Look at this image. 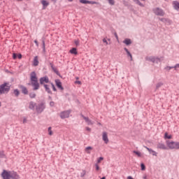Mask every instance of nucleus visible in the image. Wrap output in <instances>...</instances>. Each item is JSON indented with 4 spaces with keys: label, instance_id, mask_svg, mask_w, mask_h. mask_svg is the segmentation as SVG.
Masks as SVG:
<instances>
[{
    "label": "nucleus",
    "instance_id": "1",
    "mask_svg": "<svg viewBox=\"0 0 179 179\" xmlns=\"http://www.w3.org/2000/svg\"><path fill=\"white\" fill-rule=\"evenodd\" d=\"M30 79L31 85L34 87V90H38L40 88V84H38V81L37 80V74H36V72L33 71L31 73Z\"/></svg>",
    "mask_w": 179,
    "mask_h": 179
},
{
    "label": "nucleus",
    "instance_id": "2",
    "mask_svg": "<svg viewBox=\"0 0 179 179\" xmlns=\"http://www.w3.org/2000/svg\"><path fill=\"white\" fill-rule=\"evenodd\" d=\"M166 146L169 149H179V142L173 141H166Z\"/></svg>",
    "mask_w": 179,
    "mask_h": 179
},
{
    "label": "nucleus",
    "instance_id": "3",
    "mask_svg": "<svg viewBox=\"0 0 179 179\" xmlns=\"http://www.w3.org/2000/svg\"><path fill=\"white\" fill-rule=\"evenodd\" d=\"M10 90V87L8 83H4L0 86V94L8 93Z\"/></svg>",
    "mask_w": 179,
    "mask_h": 179
},
{
    "label": "nucleus",
    "instance_id": "4",
    "mask_svg": "<svg viewBox=\"0 0 179 179\" xmlns=\"http://www.w3.org/2000/svg\"><path fill=\"white\" fill-rule=\"evenodd\" d=\"M12 176V171L3 170L1 173V177L3 179H10Z\"/></svg>",
    "mask_w": 179,
    "mask_h": 179
},
{
    "label": "nucleus",
    "instance_id": "5",
    "mask_svg": "<svg viewBox=\"0 0 179 179\" xmlns=\"http://www.w3.org/2000/svg\"><path fill=\"white\" fill-rule=\"evenodd\" d=\"M153 12L157 16H163L164 15V11L159 8H155L153 9Z\"/></svg>",
    "mask_w": 179,
    "mask_h": 179
},
{
    "label": "nucleus",
    "instance_id": "6",
    "mask_svg": "<svg viewBox=\"0 0 179 179\" xmlns=\"http://www.w3.org/2000/svg\"><path fill=\"white\" fill-rule=\"evenodd\" d=\"M70 114H71V111L66 110V111L61 113L60 117H61V118H63V119L68 118V117H69Z\"/></svg>",
    "mask_w": 179,
    "mask_h": 179
},
{
    "label": "nucleus",
    "instance_id": "7",
    "mask_svg": "<svg viewBox=\"0 0 179 179\" xmlns=\"http://www.w3.org/2000/svg\"><path fill=\"white\" fill-rule=\"evenodd\" d=\"M102 139L103 141V142L105 143H108V134H107V132L106 131H103V134H102Z\"/></svg>",
    "mask_w": 179,
    "mask_h": 179
},
{
    "label": "nucleus",
    "instance_id": "8",
    "mask_svg": "<svg viewBox=\"0 0 179 179\" xmlns=\"http://www.w3.org/2000/svg\"><path fill=\"white\" fill-rule=\"evenodd\" d=\"M48 82H50V80L48 79V77H47V76L40 78L41 85H44V83H48Z\"/></svg>",
    "mask_w": 179,
    "mask_h": 179
},
{
    "label": "nucleus",
    "instance_id": "9",
    "mask_svg": "<svg viewBox=\"0 0 179 179\" xmlns=\"http://www.w3.org/2000/svg\"><path fill=\"white\" fill-rule=\"evenodd\" d=\"M83 120H85V122H87V125H93L94 122L93 121L90 120L89 117H86L84 115H82Z\"/></svg>",
    "mask_w": 179,
    "mask_h": 179
},
{
    "label": "nucleus",
    "instance_id": "10",
    "mask_svg": "<svg viewBox=\"0 0 179 179\" xmlns=\"http://www.w3.org/2000/svg\"><path fill=\"white\" fill-rule=\"evenodd\" d=\"M157 149H162V150H167V147L164 143H159L157 145Z\"/></svg>",
    "mask_w": 179,
    "mask_h": 179
},
{
    "label": "nucleus",
    "instance_id": "11",
    "mask_svg": "<svg viewBox=\"0 0 179 179\" xmlns=\"http://www.w3.org/2000/svg\"><path fill=\"white\" fill-rule=\"evenodd\" d=\"M56 85L60 89V90H64V87H62V83L59 80H55Z\"/></svg>",
    "mask_w": 179,
    "mask_h": 179
},
{
    "label": "nucleus",
    "instance_id": "12",
    "mask_svg": "<svg viewBox=\"0 0 179 179\" xmlns=\"http://www.w3.org/2000/svg\"><path fill=\"white\" fill-rule=\"evenodd\" d=\"M145 149H147V150L149 152V153H151L152 155V156H157V152H156V151H155L148 147H145Z\"/></svg>",
    "mask_w": 179,
    "mask_h": 179
},
{
    "label": "nucleus",
    "instance_id": "13",
    "mask_svg": "<svg viewBox=\"0 0 179 179\" xmlns=\"http://www.w3.org/2000/svg\"><path fill=\"white\" fill-rule=\"evenodd\" d=\"M11 178L12 179H19L20 178V177L19 176V175H17V173L15 171H12L11 172Z\"/></svg>",
    "mask_w": 179,
    "mask_h": 179
},
{
    "label": "nucleus",
    "instance_id": "14",
    "mask_svg": "<svg viewBox=\"0 0 179 179\" xmlns=\"http://www.w3.org/2000/svg\"><path fill=\"white\" fill-rule=\"evenodd\" d=\"M41 3L43 5V9H45L48 5H50V3L47 1L46 0H41Z\"/></svg>",
    "mask_w": 179,
    "mask_h": 179
},
{
    "label": "nucleus",
    "instance_id": "15",
    "mask_svg": "<svg viewBox=\"0 0 179 179\" xmlns=\"http://www.w3.org/2000/svg\"><path fill=\"white\" fill-rule=\"evenodd\" d=\"M39 62H38V56H36L34 58L33 65L34 66H38Z\"/></svg>",
    "mask_w": 179,
    "mask_h": 179
},
{
    "label": "nucleus",
    "instance_id": "16",
    "mask_svg": "<svg viewBox=\"0 0 179 179\" xmlns=\"http://www.w3.org/2000/svg\"><path fill=\"white\" fill-rule=\"evenodd\" d=\"M70 54H74V55H78V50L76 48H73L71 50H69Z\"/></svg>",
    "mask_w": 179,
    "mask_h": 179
},
{
    "label": "nucleus",
    "instance_id": "17",
    "mask_svg": "<svg viewBox=\"0 0 179 179\" xmlns=\"http://www.w3.org/2000/svg\"><path fill=\"white\" fill-rule=\"evenodd\" d=\"M44 87L48 93H51V90L50 89V87H51V84L44 85Z\"/></svg>",
    "mask_w": 179,
    "mask_h": 179
},
{
    "label": "nucleus",
    "instance_id": "18",
    "mask_svg": "<svg viewBox=\"0 0 179 179\" xmlns=\"http://www.w3.org/2000/svg\"><path fill=\"white\" fill-rule=\"evenodd\" d=\"M20 89H21L22 93H24V94H27L29 93L27 88H26L25 87L20 86Z\"/></svg>",
    "mask_w": 179,
    "mask_h": 179
},
{
    "label": "nucleus",
    "instance_id": "19",
    "mask_svg": "<svg viewBox=\"0 0 179 179\" xmlns=\"http://www.w3.org/2000/svg\"><path fill=\"white\" fill-rule=\"evenodd\" d=\"M173 8L176 9V10H179V3L178 1L173 2Z\"/></svg>",
    "mask_w": 179,
    "mask_h": 179
},
{
    "label": "nucleus",
    "instance_id": "20",
    "mask_svg": "<svg viewBox=\"0 0 179 179\" xmlns=\"http://www.w3.org/2000/svg\"><path fill=\"white\" fill-rule=\"evenodd\" d=\"M133 153L137 155L138 157H143V155L140 151H133Z\"/></svg>",
    "mask_w": 179,
    "mask_h": 179
},
{
    "label": "nucleus",
    "instance_id": "21",
    "mask_svg": "<svg viewBox=\"0 0 179 179\" xmlns=\"http://www.w3.org/2000/svg\"><path fill=\"white\" fill-rule=\"evenodd\" d=\"M164 139H173V136L171 134L169 135V133L166 132L164 134Z\"/></svg>",
    "mask_w": 179,
    "mask_h": 179
},
{
    "label": "nucleus",
    "instance_id": "22",
    "mask_svg": "<svg viewBox=\"0 0 179 179\" xmlns=\"http://www.w3.org/2000/svg\"><path fill=\"white\" fill-rule=\"evenodd\" d=\"M90 150H93V148L89 146V147H87L85 148V152H86L87 153V155H90Z\"/></svg>",
    "mask_w": 179,
    "mask_h": 179
},
{
    "label": "nucleus",
    "instance_id": "23",
    "mask_svg": "<svg viewBox=\"0 0 179 179\" xmlns=\"http://www.w3.org/2000/svg\"><path fill=\"white\" fill-rule=\"evenodd\" d=\"M124 51H126L127 55L130 57L131 61H132V55L131 54V52H129V50H128L127 48H124Z\"/></svg>",
    "mask_w": 179,
    "mask_h": 179
},
{
    "label": "nucleus",
    "instance_id": "24",
    "mask_svg": "<svg viewBox=\"0 0 179 179\" xmlns=\"http://www.w3.org/2000/svg\"><path fill=\"white\" fill-rule=\"evenodd\" d=\"M123 43H124V44H126V45H129V44H131V39H129V38H126L124 41H123Z\"/></svg>",
    "mask_w": 179,
    "mask_h": 179
},
{
    "label": "nucleus",
    "instance_id": "25",
    "mask_svg": "<svg viewBox=\"0 0 179 179\" xmlns=\"http://www.w3.org/2000/svg\"><path fill=\"white\" fill-rule=\"evenodd\" d=\"M51 67L55 73H56L57 75H59V71H58L57 68L54 67V66H52Z\"/></svg>",
    "mask_w": 179,
    "mask_h": 179
},
{
    "label": "nucleus",
    "instance_id": "26",
    "mask_svg": "<svg viewBox=\"0 0 179 179\" xmlns=\"http://www.w3.org/2000/svg\"><path fill=\"white\" fill-rule=\"evenodd\" d=\"M34 107H36V103L34 102H30L29 103V108L31 110H33V108H34Z\"/></svg>",
    "mask_w": 179,
    "mask_h": 179
},
{
    "label": "nucleus",
    "instance_id": "27",
    "mask_svg": "<svg viewBox=\"0 0 179 179\" xmlns=\"http://www.w3.org/2000/svg\"><path fill=\"white\" fill-rule=\"evenodd\" d=\"M150 59L152 61V62H157V61H159V59L156 57H151Z\"/></svg>",
    "mask_w": 179,
    "mask_h": 179
},
{
    "label": "nucleus",
    "instance_id": "28",
    "mask_svg": "<svg viewBox=\"0 0 179 179\" xmlns=\"http://www.w3.org/2000/svg\"><path fill=\"white\" fill-rule=\"evenodd\" d=\"M103 160H104V158L102 157H100L98 158V159H97V163H96V164H99L101 163V162H103Z\"/></svg>",
    "mask_w": 179,
    "mask_h": 179
},
{
    "label": "nucleus",
    "instance_id": "29",
    "mask_svg": "<svg viewBox=\"0 0 179 179\" xmlns=\"http://www.w3.org/2000/svg\"><path fill=\"white\" fill-rule=\"evenodd\" d=\"M52 129V128H51V127H48V134H49V135L51 136H52V130H51Z\"/></svg>",
    "mask_w": 179,
    "mask_h": 179
},
{
    "label": "nucleus",
    "instance_id": "30",
    "mask_svg": "<svg viewBox=\"0 0 179 179\" xmlns=\"http://www.w3.org/2000/svg\"><path fill=\"white\" fill-rule=\"evenodd\" d=\"M134 2H136V3H137V5H139L140 6H143V4H142L141 3V1H139V0H133Z\"/></svg>",
    "mask_w": 179,
    "mask_h": 179
},
{
    "label": "nucleus",
    "instance_id": "31",
    "mask_svg": "<svg viewBox=\"0 0 179 179\" xmlns=\"http://www.w3.org/2000/svg\"><path fill=\"white\" fill-rule=\"evenodd\" d=\"M108 2L110 5H115V1L114 0H108Z\"/></svg>",
    "mask_w": 179,
    "mask_h": 179
},
{
    "label": "nucleus",
    "instance_id": "32",
    "mask_svg": "<svg viewBox=\"0 0 179 179\" xmlns=\"http://www.w3.org/2000/svg\"><path fill=\"white\" fill-rule=\"evenodd\" d=\"M0 157H1V158L6 157L5 152L0 151Z\"/></svg>",
    "mask_w": 179,
    "mask_h": 179
},
{
    "label": "nucleus",
    "instance_id": "33",
    "mask_svg": "<svg viewBox=\"0 0 179 179\" xmlns=\"http://www.w3.org/2000/svg\"><path fill=\"white\" fill-rule=\"evenodd\" d=\"M80 3H89V1L87 0H80Z\"/></svg>",
    "mask_w": 179,
    "mask_h": 179
},
{
    "label": "nucleus",
    "instance_id": "34",
    "mask_svg": "<svg viewBox=\"0 0 179 179\" xmlns=\"http://www.w3.org/2000/svg\"><path fill=\"white\" fill-rule=\"evenodd\" d=\"M95 169L96 171H99L100 170V166H99V164H95Z\"/></svg>",
    "mask_w": 179,
    "mask_h": 179
},
{
    "label": "nucleus",
    "instance_id": "35",
    "mask_svg": "<svg viewBox=\"0 0 179 179\" xmlns=\"http://www.w3.org/2000/svg\"><path fill=\"white\" fill-rule=\"evenodd\" d=\"M50 86L52 88V90H54V92H57V88H55V86L54 85V84L50 83Z\"/></svg>",
    "mask_w": 179,
    "mask_h": 179
},
{
    "label": "nucleus",
    "instance_id": "36",
    "mask_svg": "<svg viewBox=\"0 0 179 179\" xmlns=\"http://www.w3.org/2000/svg\"><path fill=\"white\" fill-rule=\"evenodd\" d=\"M14 94H15V96H19V94H20L19 90H15Z\"/></svg>",
    "mask_w": 179,
    "mask_h": 179
},
{
    "label": "nucleus",
    "instance_id": "37",
    "mask_svg": "<svg viewBox=\"0 0 179 179\" xmlns=\"http://www.w3.org/2000/svg\"><path fill=\"white\" fill-rule=\"evenodd\" d=\"M88 3H90L91 5H97V3H97L96 1H89Z\"/></svg>",
    "mask_w": 179,
    "mask_h": 179
},
{
    "label": "nucleus",
    "instance_id": "38",
    "mask_svg": "<svg viewBox=\"0 0 179 179\" xmlns=\"http://www.w3.org/2000/svg\"><path fill=\"white\" fill-rule=\"evenodd\" d=\"M103 43H105L106 45H108V42L107 41V39H106V38H104L102 40Z\"/></svg>",
    "mask_w": 179,
    "mask_h": 179
},
{
    "label": "nucleus",
    "instance_id": "39",
    "mask_svg": "<svg viewBox=\"0 0 179 179\" xmlns=\"http://www.w3.org/2000/svg\"><path fill=\"white\" fill-rule=\"evenodd\" d=\"M29 96H30L31 99H34V97H36V94H34V93H31V94H29Z\"/></svg>",
    "mask_w": 179,
    "mask_h": 179
},
{
    "label": "nucleus",
    "instance_id": "40",
    "mask_svg": "<svg viewBox=\"0 0 179 179\" xmlns=\"http://www.w3.org/2000/svg\"><path fill=\"white\" fill-rule=\"evenodd\" d=\"M141 170H143V171H145L146 169L145 166V164H141Z\"/></svg>",
    "mask_w": 179,
    "mask_h": 179
},
{
    "label": "nucleus",
    "instance_id": "41",
    "mask_svg": "<svg viewBox=\"0 0 179 179\" xmlns=\"http://www.w3.org/2000/svg\"><path fill=\"white\" fill-rule=\"evenodd\" d=\"M43 51H45V42L44 41H43Z\"/></svg>",
    "mask_w": 179,
    "mask_h": 179
},
{
    "label": "nucleus",
    "instance_id": "42",
    "mask_svg": "<svg viewBox=\"0 0 179 179\" xmlns=\"http://www.w3.org/2000/svg\"><path fill=\"white\" fill-rule=\"evenodd\" d=\"M74 43L76 44V45H79V40H76L74 41Z\"/></svg>",
    "mask_w": 179,
    "mask_h": 179
},
{
    "label": "nucleus",
    "instance_id": "43",
    "mask_svg": "<svg viewBox=\"0 0 179 179\" xmlns=\"http://www.w3.org/2000/svg\"><path fill=\"white\" fill-rule=\"evenodd\" d=\"M34 43H35L36 45V47H38V41H37V40H35Z\"/></svg>",
    "mask_w": 179,
    "mask_h": 179
},
{
    "label": "nucleus",
    "instance_id": "44",
    "mask_svg": "<svg viewBox=\"0 0 179 179\" xmlns=\"http://www.w3.org/2000/svg\"><path fill=\"white\" fill-rule=\"evenodd\" d=\"M22 122H23V124H26V122H27V119L24 118Z\"/></svg>",
    "mask_w": 179,
    "mask_h": 179
},
{
    "label": "nucleus",
    "instance_id": "45",
    "mask_svg": "<svg viewBox=\"0 0 179 179\" xmlns=\"http://www.w3.org/2000/svg\"><path fill=\"white\" fill-rule=\"evenodd\" d=\"M86 131L90 132V131H92V129H90V127H86Z\"/></svg>",
    "mask_w": 179,
    "mask_h": 179
},
{
    "label": "nucleus",
    "instance_id": "46",
    "mask_svg": "<svg viewBox=\"0 0 179 179\" xmlns=\"http://www.w3.org/2000/svg\"><path fill=\"white\" fill-rule=\"evenodd\" d=\"M13 59H16V58L17 57V56L16 54H15V53L13 54Z\"/></svg>",
    "mask_w": 179,
    "mask_h": 179
},
{
    "label": "nucleus",
    "instance_id": "47",
    "mask_svg": "<svg viewBox=\"0 0 179 179\" xmlns=\"http://www.w3.org/2000/svg\"><path fill=\"white\" fill-rule=\"evenodd\" d=\"M76 83H77L78 85H82V83L80 81H76Z\"/></svg>",
    "mask_w": 179,
    "mask_h": 179
},
{
    "label": "nucleus",
    "instance_id": "48",
    "mask_svg": "<svg viewBox=\"0 0 179 179\" xmlns=\"http://www.w3.org/2000/svg\"><path fill=\"white\" fill-rule=\"evenodd\" d=\"M17 58H19V59H22V55H18Z\"/></svg>",
    "mask_w": 179,
    "mask_h": 179
},
{
    "label": "nucleus",
    "instance_id": "49",
    "mask_svg": "<svg viewBox=\"0 0 179 179\" xmlns=\"http://www.w3.org/2000/svg\"><path fill=\"white\" fill-rule=\"evenodd\" d=\"M50 106H52V107H53V106H54V102L53 101H52V102H50Z\"/></svg>",
    "mask_w": 179,
    "mask_h": 179
},
{
    "label": "nucleus",
    "instance_id": "50",
    "mask_svg": "<svg viewBox=\"0 0 179 179\" xmlns=\"http://www.w3.org/2000/svg\"><path fill=\"white\" fill-rule=\"evenodd\" d=\"M115 37H116V38H117V40L118 41V35H117V34H115Z\"/></svg>",
    "mask_w": 179,
    "mask_h": 179
},
{
    "label": "nucleus",
    "instance_id": "51",
    "mask_svg": "<svg viewBox=\"0 0 179 179\" xmlns=\"http://www.w3.org/2000/svg\"><path fill=\"white\" fill-rule=\"evenodd\" d=\"M174 68H179V64H176Z\"/></svg>",
    "mask_w": 179,
    "mask_h": 179
},
{
    "label": "nucleus",
    "instance_id": "52",
    "mask_svg": "<svg viewBox=\"0 0 179 179\" xmlns=\"http://www.w3.org/2000/svg\"><path fill=\"white\" fill-rule=\"evenodd\" d=\"M160 86H162V85H160V84L157 85V87H160Z\"/></svg>",
    "mask_w": 179,
    "mask_h": 179
},
{
    "label": "nucleus",
    "instance_id": "53",
    "mask_svg": "<svg viewBox=\"0 0 179 179\" xmlns=\"http://www.w3.org/2000/svg\"><path fill=\"white\" fill-rule=\"evenodd\" d=\"M69 1V2H73V0H68Z\"/></svg>",
    "mask_w": 179,
    "mask_h": 179
},
{
    "label": "nucleus",
    "instance_id": "54",
    "mask_svg": "<svg viewBox=\"0 0 179 179\" xmlns=\"http://www.w3.org/2000/svg\"><path fill=\"white\" fill-rule=\"evenodd\" d=\"M160 20H161L162 22H163V20H164V18H162Z\"/></svg>",
    "mask_w": 179,
    "mask_h": 179
},
{
    "label": "nucleus",
    "instance_id": "55",
    "mask_svg": "<svg viewBox=\"0 0 179 179\" xmlns=\"http://www.w3.org/2000/svg\"><path fill=\"white\" fill-rule=\"evenodd\" d=\"M101 179H106V177H103L102 178H101Z\"/></svg>",
    "mask_w": 179,
    "mask_h": 179
},
{
    "label": "nucleus",
    "instance_id": "56",
    "mask_svg": "<svg viewBox=\"0 0 179 179\" xmlns=\"http://www.w3.org/2000/svg\"><path fill=\"white\" fill-rule=\"evenodd\" d=\"M173 69V67H169V69Z\"/></svg>",
    "mask_w": 179,
    "mask_h": 179
},
{
    "label": "nucleus",
    "instance_id": "57",
    "mask_svg": "<svg viewBox=\"0 0 179 179\" xmlns=\"http://www.w3.org/2000/svg\"><path fill=\"white\" fill-rule=\"evenodd\" d=\"M99 124V125H101V124H100V123H98Z\"/></svg>",
    "mask_w": 179,
    "mask_h": 179
},
{
    "label": "nucleus",
    "instance_id": "58",
    "mask_svg": "<svg viewBox=\"0 0 179 179\" xmlns=\"http://www.w3.org/2000/svg\"><path fill=\"white\" fill-rule=\"evenodd\" d=\"M0 107H1V102H0Z\"/></svg>",
    "mask_w": 179,
    "mask_h": 179
}]
</instances>
